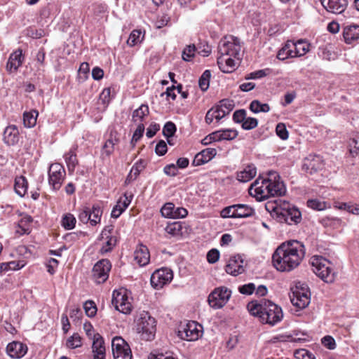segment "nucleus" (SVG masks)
<instances>
[{
	"label": "nucleus",
	"instance_id": "7",
	"mask_svg": "<svg viewBox=\"0 0 359 359\" xmlns=\"http://www.w3.org/2000/svg\"><path fill=\"white\" fill-rule=\"evenodd\" d=\"M203 326L196 321H189L179 327L178 337L186 341H196L202 336Z\"/></svg>",
	"mask_w": 359,
	"mask_h": 359
},
{
	"label": "nucleus",
	"instance_id": "22",
	"mask_svg": "<svg viewBox=\"0 0 359 359\" xmlns=\"http://www.w3.org/2000/svg\"><path fill=\"white\" fill-rule=\"evenodd\" d=\"M25 57L21 49H18L12 53L6 64V70L10 72H16L22 65Z\"/></svg>",
	"mask_w": 359,
	"mask_h": 359
},
{
	"label": "nucleus",
	"instance_id": "30",
	"mask_svg": "<svg viewBox=\"0 0 359 359\" xmlns=\"http://www.w3.org/2000/svg\"><path fill=\"white\" fill-rule=\"evenodd\" d=\"M118 142V140L116 137H113L112 134H110L109 137L107 140L102 148V158H109L114 151V146Z\"/></svg>",
	"mask_w": 359,
	"mask_h": 359
},
{
	"label": "nucleus",
	"instance_id": "2",
	"mask_svg": "<svg viewBox=\"0 0 359 359\" xmlns=\"http://www.w3.org/2000/svg\"><path fill=\"white\" fill-rule=\"evenodd\" d=\"M251 315L259 318L261 323L275 325L283 317L282 309L266 299H262L259 302H251L247 306Z\"/></svg>",
	"mask_w": 359,
	"mask_h": 359
},
{
	"label": "nucleus",
	"instance_id": "11",
	"mask_svg": "<svg viewBox=\"0 0 359 359\" xmlns=\"http://www.w3.org/2000/svg\"><path fill=\"white\" fill-rule=\"evenodd\" d=\"M66 172L60 163H52L48 170V182L54 190H59L65 178Z\"/></svg>",
	"mask_w": 359,
	"mask_h": 359
},
{
	"label": "nucleus",
	"instance_id": "43",
	"mask_svg": "<svg viewBox=\"0 0 359 359\" xmlns=\"http://www.w3.org/2000/svg\"><path fill=\"white\" fill-rule=\"evenodd\" d=\"M103 240H106L100 249L102 254L110 252L116 244V238L115 236H104Z\"/></svg>",
	"mask_w": 359,
	"mask_h": 359
},
{
	"label": "nucleus",
	"instance_id": "3",
	"mask_svg": "<svg viewBox=\"0 0 359 359\" xmlns=\"http://www.w3.org/2000/svg\"><path fill=\"white\" fill-rule=\"evenodd\" d=\"M312 271L322 280L327 283L334 282L337 272L333 264L327 259L319 255H313L310 259Z\"/></svg>",
	"mask_w": 359,
	"mask_h": 359
},
{
	"label": "nucleus",
	"instance_id": "55",
	"mask_svg": "<svg viewBox=\"0 0 359 359\" xmlns=\"http://www.w3.org/2000/svg\"><path fill=\"white\" fill-rule=\"evenodd\" d=\"M221 216L224 218H237L236 205L226 207L221 211Z\"/></svg>",
	"mask_w": 359,
	"mask_h": 359
},
{
	"label": "nucleus",
	"instance_id": "16",
	"mask_svg": "<svg viewBox=\"0 0 359 359\" xmlns=\"http://www.w3.org/2000/svg\"><path fill=\"white\" fill-rule=\"evenodd\" d=\"M268 184V178L262 180L260 182L259 179L256 180L249 188V194L255 197L257 200L262 201L269 198L268 187H266Z\"/></svg>",
	"mask_w": 359,
	"mask_h": 359
},
{
	"label": "nucleus",
	"instance_id": "39",
	"mask_svg": "<svg viewBox=\"0 0 359 359\" xmlns=\"http://www.w3.org/2000/svg\"><path fill=\"white\" fill-rule=\"evenodd\" d=\"M250 109L255 114L259 112L266 113L270 111V107L266 103H261L259 100H255L251 102Z\"/></svg>",
	"mask_w": 359,
	"mask_h": 359
},
{
	"label": "nucleus",
	"instance_id": "63",
	"mask_svg": "<svg viewBox=\"0 0 359 359\" xmlns=\"http://www.w3.org/2000/svg\"><path fill=\"white\" fill-rule=\"evenodd\" d=\"M149 359H177L173 356V354L170 352L158 353L156 354L151 353L149 356Z\"/></svg>",
	"mask_w": 359,
	"mask_h": 359
},
{
	"label": "nucleus",
	"instance_id": "33",
	"mask_svg": "<svg viewBox=\"0 0 359 359\" xmlns=\"http://www.w3.org/2000/svg\"><path fill=\"white\" fill-rule=\"evenodd\" d=\"M292 48L296 50V55L299 57L304 55L309 51L310 44L303 39L298 40L296 42L292 41Z\"/></svg>",
	"mask_w": 359,
	"mask_h": 359
},
{
	"label": "nucleus",
	"instance_id": "40",
	"mask_svg": "<svg viewBox=\"0 0 359 359\" xmlns=\"http://www.w3.org/2000/svg\"><path fill=\"white\" fill-rule=\"evenodd\" d=\"M65 158L68 170L70 172H74L78 163L75 151L71 149L67 154H65Z\"/></svg>",
	"mask_w": 359,
	"mask_h": 359
},
{
	"label": "nucleus",
	"instance_id": "25",
	"mask_svg": "<svg viewBox=\"0 0 359 359\" xmlns=\"http://www.w3.org/2000/svg\"><path fill=\"white\" fill-rule=\"evenodd\" d=\"M134 260L140 266H144L149 264L150 254L146 245L140 244L137 246L134 252Z\"/></svg>",
	"mask_w": 359,
	"mask_h": 359
},
{
	"label": "nucleus",
	"instance_id": "64",
	"mask_svg": "<svg viewBox=\"0 0 359 359\" xmlns=\"http://www.w3.org/2000/svg\"><path fill=\"white\" fill-rule=\"evenodd\" d=\"M350 152L351 154H358L359 151V133L355 135V136L351 140L350 142Z\"/></svg>",
	"mask_w": 359,
	"mask_h": 359
},
{
	"label": "nucleus",
	"instance_id": "14",
	"mask_svg": "<svg viewBox=\"0 0 359 359\" xmlns=\"http://www.w3.org/2000/svg\"><path fill=\"white\" fill-rule=\"evenodd\" d=\"M173 278L172 271L168 268L156 270L151 276V285L155 289H161Z\"/></svg>",
	"mask_w": 359,
	"mask_h": 359
},
{
	"label": "nucleus",
	"instance_id": "37",
	"mask_svg": "<svg viewBox=\"0 0 359 359\" xmlns=\"http://www.w3.org/2000/svg\"><path fill=\"white\" fill-rule=\"evenodd\" d=\"M236 208L237 218L248 217L254 213V210L247 205L236 204Z\"/></svg>",
	"mask_w": 359,
	"mask_h": 359
},
{
	"label": "nucleus",
	"instance_id": "15",
	"mask_svg": "<svg viewBox=\"0 0 359 359\" xmlns=\"http://www.w3.org/2000/svg\"><path fill=\"white\" fill-rule=\"evenodd\" d=\"M268 187L269 197L276 196H282L285 193V187L283 182L280 181L278 174L275 171L269 172Z\"/></svg>",
	"mask_w": 359,
	"mask_h": 359
},
{
	"label": "nucleus",
	"instance_id": "42",
	"mask_svg": "<svg viewBox=\"0 0 359 359\" xmlns=\"http://www.w3.org/2000/svg\"><path fill=\"white\" fill-rule=\"evenodd\" d=\"M90 224L95 226L100 222L102 210L98 205H94L90 209Z\"/></svg>",
	"mask_w": 359,
	"mask_h": 359
},
{
	"label": "nucleus",
	"instance_id": "18",
	"mask_svg": "<svg viewBox=\"0 0 359 359\" xmlns=\"http://www.w3.org/2000/svg\"><path fill=\"white\" fill-rule=\"evenodd\" d=\"M91 348L93 359H105L106 348L104 341L103 337L99 333L93 334Z\"/></svg>",
	"mask_w": 359,
	"mask_h": 359
},
{
	"label": "nucleus",
	"instance_id": "4",
	"mask_svg": "<svg viewBox=\"0 0 359 359\" xmlns=\"http://www.w3.org/2000/svg\"><path fill=\"white\" fill-rule=\"evenodd\" d=\"M271 210L281 223L292 225L299 224L302 220V213L299 210L285 201H280L279 204L272 206Z\"/></svg>",
	"mask_w": 359,
	"mask_h": 359
},
{
	"label": "nucleus",
	"instance_id": "51",
	"mask_svg": "<svg viewBox=\"0 0 359 359\" xmlns=\"http://www.w3.org/2000/svg\"><path fill=\"white\" fill-rule=\"evenodd\" d=\"M220 108L224 109L226 115L229 114L234 108V101L229 99H224L219 102L217 104Z\"/></svg>",
	"mask_w": 359,
	"mask_h": 359
},
{
	"label": "nucleus",
	"instance_id": "12",
	"mask_svg": "<svg viewBox=\"0 0 359 359\" xmlns=\"http://www.w3.org/2000/svg\"><path fill=\"white\" fill-rule=\"evenodd\" d=\"M112 353L114 359H132L129 345L120 337H116L111 341Z\"/></svg>",
	"mask_w": 359,
	"mask_h": 359
},
{
	"label": "nucleus",
	"instance_id": "35",
	"mask_svg": "<svg viewBox=\"0 0 359 359\" xmlns=\"http://www.w3.org/2000/svg\"><path fill=\"white\" fill-rule=\"evenodd\" d=\"M133 196L132 194L126 192L123 195V198H120L114 208L123 213L131 203Z\"/></svg>",
	"mask_w": 359,
	"mask_h": 359
},
{
	"label": "nucleus",
	"instance_id": "9",
	"mask_svg": "<svg viewBox=\"0 0 359 359\" xmlns=\"http://www.w3.org/2000/svg\"><path fill=\"white\" fill-rule=\"evenodd\" d=\"M290 297L292 304L301 309L306 308L310 303V292L304 284L297 285L292 289Z\"/></svg>",
	"mask_w": 359,
	"mask_h": 359
},
{
	"label": "nucleus",
	"instance_id": "41",
	"mask_svg": "<svg viewBox=\"0 0 359 359\" xmlns=\"http://www.w3.org/2000/svg\"><path fill=\"white\" fill-rule=\"evenodd\" d=\"M292 41H287L286 43L278 50L277 58L280 60H285L291 55V48H292Z\"/></svg>",
	"mask_w": 359,
	"mask_h": 359
},
{
	"label": "nucleus",
	"instance_id": "57",
	"mask_svg": "<svg viewBox=\"0 0 359 359\" xmlns=\"http://www.w3.org/2000/svg\"><path fill=\"white\" fill-rule=\"evenodd\" d=\"M276 132L277 135L283 140H287L289 137L288 131L284 123H278L276 128Z\"/></svg>",
	"mask_w": 359,
	"mask_h": 359
},
{
	"label": "nucleus",
	"instance_id": "20",
	"mask_svg": "<svg viewBox=\"0 0 359 359\" xmlns=\"http://www.w3.org/2000/svg\"><path fill=\"white\" fill-rule=\"evenodd\" d=\"M225 271L227 273L236 276L244 272L243 259L240 255L230 257L226 265Z\"/></svg>",
	"mask_w": 359,
	"mask_h": 359
},
{
	"label": "nucleus",
	"instance_id": "8",
	"mask_svg": "<svg viewBox=\"0 0 359 359\" xmlns=\"http://www.w3.org/2000/svg\"><path fill=\"white\" fill-rule=\"evenodd\" d=\"M231 291L225 286L218 287L210 292L208 297L209 305L214 309L222 308L229 300Z\"/></svg>",
	"mask_w": 359,
	"mask_h": 359
},
{
	"label": "nucleus",
	"instance_id": "46",
	"mask_svg": "<svg viewBox=\"0 0 359 359\" xmlns=\"http://www.w3.org/2000/svg\"><path fill=\"white\" fill-rule=\"evenodd\" d=\"M76 222L75 217L72 214L68 213L62 217L61 224L65 229L70 230L75 227Z\"/></svg>",
	"mask_w": 359,
	"mask_h": 359
},
{
	"label": "nucleus",
	"instance_id": "27",
	"mask_svg": "<svg viewBox=\"0 0 359 359\" xmlns=\"http://www.w3.org/2000/svg\"><path fill=\"white\" fill-rule=\"evenodd\" d=\"M257 174V168L253 164L248 165L243 170L237 172L236 178L241 182H248Z\"/></svg>",
	"mask_w": 359,
	"mask_h": 359
},
{
	"label": "nucleus",
	"instance_id": "61",
	"mask_svg": "<svg viewBox=\"0 0 359 359\" xmlns=\"http://www.w3.org/2000/svg\"><path fill=\"white\" fill-rule=\"evenodd\" d=\"M144 131V126L142 123H140L136 130H135L132 140L131 143L135 144L142 137L143 133Z\"/></svg>",
	"mask_w": 359,
	"mask_h": 359
},
{
	"label": "nucleus",
	"instance_id": "21",
	"mask_svg": "<svg viewBox=\"0 0 359 359\" xmlns=\"http://www.w3.org/2000/svg\"><path fill=\"white\" fill-rule=\"evenodd\" d=\"M323 166V160L320 156L310 155L304 159L302 169L309 174H313L320 170Z\"/></svg>",
	"mask_w": 359,
	"mask_h": 359
},
{
	"label": "nucleus",
	"instance_id": "24",
	"mask_svg": "<svg viewBox=\"0 0 359 359\" xmlns=\"http://www.w3.org/2000/svg\"><path fill=\"white\" fill-rule=\"evenodd\" d=\"M217 154V150L215 148H207L198 153L193 161L194 166L203 165L212 160Z\"/></svg>",
	"mask_w": 359,
	"mask_h": 359
},
{
	"label": "nucleus",
	"instance_id": "23",
	"mask_svg": "<svg viewBox=\"0 0 359 359\" xmlns=\"http://www.w3.org/2000/svg\"><path fill=\"white\" fill-rule=\"evenodd\" d=\"M6 352L12 358H21L27 352V346L20 341H12L7 345Z\"/></svg>",
	"mask_w": 359,
	"mask_h": 359
},
{
	"label": "nucleus",
	"instance_id": "45",
	"mask_svg": "<svg viewBox=\"0 0 359 359\" xmlns=\"http://www.w3.org/2000/svg\"><path fill=\"white\" fill-rule=\"evenodd\" d=\"M67 347L69 348H76L82 346V339L78 333H74L69 337L66 342Z\"/></svg>",
	"mask_w": 359,
	"mask_h": 359
},
{
	"label": "nucleus",
	"instance_id": "54",
	"mask_svg": "<svg viewBox=\"0 0 359 359\" xmlns=\"http://www.w3.org/2000/svg\"><path fill=\"white\" fill-rule=\"evenodd\" d=\"M90 209L89 208L84 207L79 210L78 217L79 221L83 224L90 223Z\"/></svg>",
	"mask_w": 359,
	"mask_h": 359
},
{
	"label": "nucleus",
	"instance_id": "31",
	"mask_svg": "<svg viewBox=\"0 0 359 359\" xmlns=\"http://www.w3.org/2000/svg\"><path fill=\"white\" fill-rule=\"evenodd\" d=\"M28 183L24 176H18L15 179L14 189L15 193L22 197L27 191Z\"/></svg>",
	"mask_w": 359,
	"mask_h": 359
},
{
	"label": "nucleus",
	"instance_id": "1",
	"mask_svg": "<svg viewBox=\"0 0 359 359\" xmlns=\"http://www.w3.org/2000/svg\"><path fill=\"white\" fill-rule=\"evenodd\" d=\"M304 255L305 247L301 242L290 241L283 243L273 254V265L279 271L289 272L300 264Z\"/></svg>",
	"mask_w": 359,
	"mask_h": 359
},
{
	"label": "nucleus",
	"instance_id": "50",
	"mask_svg": "<svg viewBox=\"0 0 359 359\" xmlns=\"http://www.w3.org/2000/svg\"><path fill=\"white\" fill-rule=\"evenodd\" d=\"M176 130L175 124L172 121H168L163 126V134L165 137L169 138L175 135Z\"/></svg>",
	"mask_w": 359,
	"mask_h": 359
},
{
	"label": "nucleus",
	"instance_id": "17",
	"mask_svg": "<svg viewBox=\"0 0 359 359\" xmlns=\"http://www.w3.org/2000/svg\"><path fill=\"white\" fill-rule=\"evenodd\" d=\"M161 213L164 217L179 219L184 218L188 215V211L182 207L175 208L172 203H166L161 208Z\"/></svg>",
	"mask_w": 359,
	"mask_h": 359
},
{
	"label": "nucleus",
	"instance_id": "28",
	"mask_svg": "<svg viewBox=\"0 0 359 359\" xmlns=\"http://www.w3.org/2000/svg\"><path fill=\"white\" fill-rule=\"evenodd\" d=\"M233 57L220 55L217 58V65L221 71L225 73L231 72L236 66Z\"/></svg>",
	"mask_w": 359,
	"mask_h": 359
},
{
	"label": "nucleus",
	"instance_id": "49",
	"mask_svg": "<svg viewBox=\"0 0 359 359\" xmlns=\"http://www.w3.org/2000/svg\"><path fill=\"white\" fill-rule=\"evenodd\" d=\"M83 309L85 310L86 314L90 317L93 318L96 315L97 313V306L93 301L88 300L83 304Z\"/></svg>",
	"mask_w": 359,
	"mask_h": 359
},
{
	"label": "nucleus",
	"instance_id": "36",
	"mask_svg": "<svg viewBox=\"0 0 359 359\" xmlns=\"http://www.w3.org/2000/svg\"><path fill=\"white\" fill-rule=\"evenodd\" d=\"M182 227L180 223L173 222L168 224L165 228V232L171 237H179L182 235Z\"/></svg>",
	"mask_w": 359,
	"mask_h": 359
},
{
	"label": "nucleus",
	"instance_id": "5",
	"mask_svg": "<svg viewBox=\"0 0 359 359\" xmlns=\"http://www.w3.org/2000/svg\"><path fill=\"white\" fill-rule=\"evenodd\" d=\"M136 331L140 335L142 339L145 341L152 340L156 331V321L149 312L141 311L135 320Z\"/></svg>",
	"mask_w": 359,
	"mask_h": 359
},
{
	"label": "nucleus",
	"instance_id": "62",
	"mask_svg": "<svg viewBox=\"0 0 359 359\" xmlns=\"http://www.w3.org/2000/svg\"><path fill=\"white\" fill-rule=\"evenodd\" d=\"M255 285L252 283L245 284L238 287V291L243 294H252L255 290Z\"/></svg>",
	"mask_w": 359,
	"mask_h": 359
},
{
	"label": "nucleus",
	"instance_id": "10",
	"mask_svg": "<svg viewBox=\"0 0 359 359\" xmlns=\"http://www.w3.org/2000/svg\"><path fill=\"white\" fill-rule=\"evenodd\" d=\"M111 304L116 310L124 314H128L132 311V304L127 295V291L123 288L113 292Z\"/></svg>",
	"mask_w": 359,
	"mask_h": 359
},
{
	"label": "nucleus",
	"instance_id": "52",
	"mask_svg": "<svg viewBox=\"0 0 359 359\" xmlns=\"http://www.w3.org/2000/svg\"><path fill=\"white\" fill-rule=\"evenodd\" d=\"M141 34L142 32L140 30H133L130 33L127 40V44L130 46H134L137 45L138 43L141 41Z\"/></svg>",
	"mask_w": 359,
	"mask_h": 359
},
{
	"label": "nucleus",
	"instance_id": "53",
	"mask_svg": "<svg viewBox=\"0 0 359 359\" xmlns=\"http://www.w3.org/2000/svg\"><path fill=\"white\" fill-rule=\"evenodd\" d=\"M140 173V170L139 169V167L137 165V164L134 165L130 172L128 173L126 180H125V184L128 185L130 184L132 182L135 180L137 177V176Z\"/></svg>",
	"mask_w": 359,
	"mask_h": 359
},
{
	"label": "nucleus",
	"instance_id": "44",
	"mask_svg": "<svg viewBox=\"0 0 359 359\" xmlns=\"http://www.w3.org/2000/svg\"><path fill=\"white\" fill-rule=\"evenodd\" d=\"M306 204L309 208L317 211L324 210L327 208V203L317 198L308 200Z\"/></svg>",
	"mask_w": 359,
	"mask_h": 359
},
{
	"label": "nucleus",
	"instance_id": "26",
	"mask_svg": "<svg viewBox=\"0 0 359 359\" xmlns=\"http://www.w3.org/2000/svg\"><path fill=\"white\" fill-rule=\"evenodd\" d=\"M19 131L15 126H9L4 130V141L9 146H14L19 142Z\"/></svg>",
	"mask_w": 359,
	"mask_h": 359
},
{
	"label": "nucleus",
	"instance_id": "47",
	"mask_svg": "<svg viewBox=\"0 0 359 359\" xmlns=\"http://www.w3.org/2000/svg\"><path fill=\"white\" fill-rule=\"evenodd\" d=\"M210 77L211 73L210 70H205L200 77L198 81V85L200 88L203 91L207 90L208 88H209Z\"/></svg>",
	"mask_w": 359,
	"mask_h": 359
},
{
	"label": "nucleus",
	"instance_id": "58",
	"mask_svg": "<svg viewBox=\"0 0 359 359\" xmlns=\"http://www.w3.org/2000/svg\"><path fill=\"white\" fill-rule=\"evenodd\" d=\"M196 47L194 45L187 46L182 52V58L185 61H190L194 56Z\"/></svg>",
	"mask_w": 359,
	"mask_h": 359
},
{
	"label": "nucleus",
	"instance_id": "13",
	"mask_svg": "<svg viewBox=\"0 0 359 359\" xmlns=\"http://www.w3.org/2000/svg\"><path fill=\"white\" fill-rule=\"evenodd\" d=\"M111 269V264L109 260L102 259L98 261L93 268V278L98 284L104 283L109 277Z\"/></svg>",
	"mask_w": 359,
	"mask_h": 359
},
{
	"label": "nucleus",
	"instance_id": "48",
	"mask_svg": "<svg viewBox=\"0 0 359 359\" xmlns=\"http://www.w3.org/2000/svg\"><path fill=\"white\" fill-rule=\"evenodd\" d=\"M32 217L28 215L22 216L18 223V227L21 229V231L17 230L20 234L29 233L27 225L32 222Z\"/></svg>",
	"mask_w": 359,
	"mask_h": 359
},
{
	"label": "nucleus",
	"instance_id": "38",
	"mask_svg": "<svg viewBox=\"0 0 359 359\" xmlns=\"http://www.w3.org/2000/svg\"><path fill=\"white\" fill-rule=\"evenodd\" d=\"M218 135V141L232 140L238 136V132L236 130L225 129L217 131Z\"/></svg>",
	"mask_w": 359,
	"mask_h": 359
},
{
	"label": "nucleus",
	"instance_id": "29",
	"mask_svg": "<svg viewBox=\"0 0 359 359\" xmlns=\"http://www.w3.org/2000/svg\"><path fill=\"white\" fill-rule=\"evenodd\" d=\"M343 36L346 43H351L359 39V25H350L344 29Z\"/></svg>",
	"mask_w": 359,
	"mask_h": 359
},
{
	"label": "nucleus",
	"instance_id": "34",
	"mask_svg": "<svg viewBox=\"0 0 359 359\" xmlns=\"http://www.w3.org/2000/svg\"><path fill=\"white\" fill-rule=\"evenodd\" d=\"M149 107L147 104H142L133 112V121L134 122H142L144 118L149 114Z\"/></svg>",
	"mask_w": 359,
	"mask_h": 359
},
{
	"label": "nucleus",
	"instance_id": "56",
	"mask_svg": "<svg viewBox=\"0 0 359 359\" xmlns=\"http://www.w3.org/2000/svg\"><path fill=\"white\" fill-rule=\"evenodd\" d=\"M258 125V120L255 118L248 117L246 118L241 125L242 128L246 130L255 128Z\"/></svg>",
	"mask_w": 359,
	"mask_h": 359
},
{
	"label": "nucleus",
	"instance_id": "19",
	"mask_svg": "<svg viewBox=\"0 0 359 359\" xmlns=\"http://www.w3.org/2000/svg\"><path fill=\"white\" fill-rule=\"evenodd\" d=\"M325 9L334 14H341L347 8L348 0H320Z\"/></svg>",
	"mask_w": 359,
	"mask_h": 359
},
{
	"label": "nucleus",
	"instance_id": "60",
	"mask_svg": "<svg viewBox=\"0 0 359 359\" xmlns=\"http://www.w3.org/2000/svg\"><path fill=\"white\" fill-rule=\"evenodd\" d=\"M245 118L246 111L245 109L236 110L233 114V120L236 123H241L242 125Z\"/></svg>",
	"mask_w": 359,
	"mask_h": 359
},
{
	"label": "nucleus",
	"instance_id": "32",
	"mask_svg": "<svg viewBox=\"0 0 359 359\" xmlns=\"http://www.w3.org/2000/svg\"><path fill=\"white\" fill-rule=\"evenodd\" d=\"M39 114L36 110L25 111L23 114V123L27 128H32L36 123V119Z\"/></svg>",
	"mask_w": 359,
	"mask_h": 359
},
{
	"label": "nucleus",
	"instance_id": "6",
	"mask_svg": "<svg viewBox=\"0 0 359 359\" xmlns=\"http://www.w3.org/2000/svg\"><path fill=\"white\" fill-rule=\"evenodd\" d=\"M241 46L240 40L233 36H225L220 40L218 46L219 53L240 59Z\"/></svg>",
	"mask_w": 359,
	"mask_h": 359
},
{
	"label": "nucleus",
	"instance_id": "59",
	"mask_svg": "<svg viewBox=\"0 0 359 359\" xmlns=\"http://www.w3.org/2000/svg\"><path fill=\"white\" fill-rule=\"evenodd\" d=\"M341 208L353 215H359V205L358 204L351 203H344L341 205Z\"/></svg>",
	"mask_w": 359,
	"mask_h": 359
}]
</instances>
